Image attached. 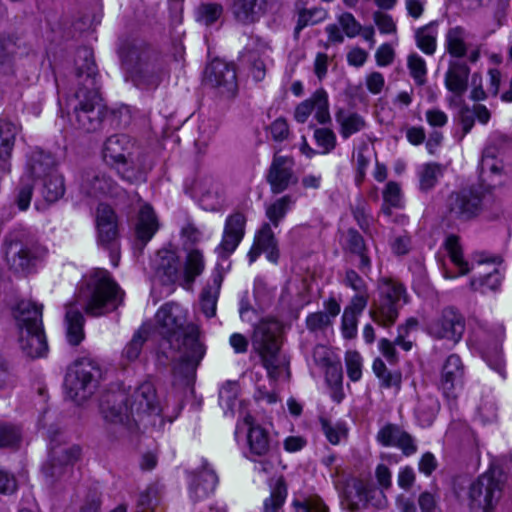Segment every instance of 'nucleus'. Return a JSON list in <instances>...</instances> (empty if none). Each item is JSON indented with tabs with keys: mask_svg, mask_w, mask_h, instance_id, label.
I'll return each mask as SVG.
<instances>
[{
	"mask_svg": "<svg viewBox=\"0 0 512 512\" xmlns=\"http://www.w3.org/2000/svg\"><path fill=\"white\" fill-rule=\"evenodd\" d=\"M465 366L461 357L448 355L441 367L439 389L447 400H455L464 386Z\"/></svg>",
	"mask_w": 512,
	"mask_h": 512,
	"instance_id": "nucleus-18",
	"label": "nucleus"
},
{
	"mask_svg": "<svg viewBox=\"0 0 512 512\" xmlns=\"http://www.w3.org/2000/svg\"><path fill=\"white\" fill-rule=\"evenodd\" d=\"M147 340L148 333L141 329L137 330L133 334L132 339L126 344L123 350V356L130 362L137 360Z\"/></svg>",
	"mask_w": 512,
	"mask_h": 512,
	"instance_id": "nucleus-52",
	"label": "nucleus"
},
{
	"mask_svg": "<svg viewBox=\"0 0 512 512\" xmlns=\"http://www.w3.org/2000/svg\"><path fill=\"white\" fill-rule=\"evenodd\" d=\"M325 11L321 8L302 9L298 13V19L294 32H300L309 25H314L325 18Z\"/></svg>",
	"mask_w": 512,
	"mask_h": 512,
	"instance_id": "nucleus-55",
	"label": "nucleus"
},
{
	"mask_svg": "<svg viewBox=\"0 0 512 512\" xmlns=\"http://www.w3.org/2000/svg\"><path fill=\"white\" fill-rule=\"evenodd\" d=\"M223 6L217 2L201 3L196 10L197 21L206 26L216 23L223 14Z\"/></svg>",
	"mask_w": 512,
	"mask_h": 512,
	"instance_id": "nucleus-46",
	"label": "nucleus"
},
{
	"mask_svg": "<svg viewBox=\"0 0 512 512\" xmlns=\"http://www.w3.org/2000/svg\"><path fill=\"white\" fill-rule=\"evenodd\" d=\"M117 166L118 174L125 182L129 184H136L145 180V171L140 167H135L134 165L129 164L128 160L126 165Z\"/></svg>",
	"mask_w": 512,
	"mask_h": 512,
	"instance_id": "nucleus-59",
	"label": "nucleus"
},
{
	"mask_svg": "<svg viewBox=\"0 0 512 512\" xmlns=\"http://www.w3.org/2000/svg\"><path fill=\"white\" fill-rule=\"evenodd\" d=\"M287 486L283 480H279L271 490L269 497L263 501L264 512H277L284 505L287 498Z\"/></svg>",
	"mask_w": 512,
	"mask_h": 512,
	"instance_id": "nucleus-44",
	"label": "nucleus"
},
{
	"mask_svg": "<svg viewBox=\"0 0 512 512\" xmlns=\"http://www.w3.org/2000/svg\"><path fill=\"white\" fill-rule=\"evenodd\" d=\"M372 371L380 382L381 388L394 389L399 392L402 388V372L400 370H388L385 362L376 357L372 362Z\"/></svg>",
	"mask_w": 512,
	"mask_h": 512,
	"instance_id": "nucleus-34",
	"label": "nucleus"
},
{
	"mask_svg": "<svg viewBox=\"0 0 512 512\" xmlns=\"http://www.w3.org/2000/svg\"><path fill=\"white\" fill-rule=\"evenodd\" d=\"M244 422L248 425L246 444L248 453L246 458L251 462H258L278 448V442L273 441L270 432L262 425L256 423L252 416L247 415Z\"/></svg>",
	"mask_w": 512,
	"mask_h": 512,
	"instance_id": "nucleus-16",
	"label": "nucleus"
},
{
	"mask_svg": "<svg viewBox=\"0 0 512 512\" xmlns=\"http://www.w3.org/2000/svg\"><path fill=\"white\" fill-rule=\"evenodd\" d=\"M22 440L21 429L7 422H0V448H17Z\"/></svg>",
	"mask_w": 512,
	"mask_h": 512,
	"instance_id": "nucleus-47",
	"label": "nucleus"
},
{
	"mask_svg": "<svg viewBox=\"0 0 512 512\" xmlns=\"http://www.w3.org/2000/svg\"><path fill=\"white\" fill-rule=\"evenodd\" d=\"M253 243L264 250V254L268 262L277 265L280 258V250L278 240L272 230V225L263 222L256 230Z\"/></svg>",
	"mask_w": 512,
	"mask_h": 512,
	"instance_id": "nucleus-30",
	"label": "nucleus"
},
{
	"mask_svg": "<svg viewBox=\"0 0 512 512\" xmlns=\"http://www.w3.org/2000/svg\"><path fill=\"white\" fill-rule=\"evenodd\" d=\"M484 193L476 186L452 191L446 199L448 216L459 222H470L478 218L484 209Z\"/></svg>",
	"mask_w": 512,
	"mask_h": 512,
	"instance_id": "nucleus-10",
	"label": "nucleus"
},
{
	"mask_svg": "<svg viewBox=\"0 0 512 512\" xmlns=\"http://www.w3.org/2000/svg\"><path fill=\"white\" fill-rule=\"evenodd\" d=\"M18 129L10 120L0 118V160L11 157Z\"/></svg>",
	"mask_w": 512,
	"mask_h": 512,
	"instance_id": "nucleus-37",
	"label": "nucleus"
},
{
	"mask_svg": "<svg viewBox=\"0 0 512 512\" xmlns=\"http://www.w3.org/2000/svg\"><path fill=\"white\" fill-rule=\"evenodd\" d=\"M155 317L162 338L169 343L179 342V336L182 335L183 331H186L184 318L180 315H175L169 304L161 306L157 310Z\"/></svg>",
	"mask_w": 512,
	"mask_h": 512,
	"instance_id": "nucleus-24",
	"label": "nucleus"
},
{
	"mask_svg": "<svg viewBox=\"0 0 512 512\" xmlns=\"http://www.w3.org/2000/svg\"><path fill=\"white\" fill-rule=\"evenodd\" d=\"M318 421L320 423L322 433L331 445H339L341 438H346L348 436V429L345 423L338 422L333 425L330 419L325 416H320Z\"/></svg>",
	"mask_w": 512,
	"mask_h": 512,
	"instance_id": "nucleus-43",
	"label": "nucleus"
},
{
	"mask_svg": "<svg viewBox=\"0 0 512 512\" xmlns=\"http://www.w3.org/2000/svg\"><path fill=\"white\" fill-rule=\"evenodd\" d=\"M383 203L381 205V211L385 216L390 217L392 215L393 208H402V191L399 183L395 181H389L385 185L382 192Z\"/></svg>",
	"mask_w": 512,
	"mask_h": 512,
	"instance_id": "nucleus-40",
	"label": "nucleus"
},
{
	"mask_svg": "<svg viewBox=\"0 0 512 512\" xmlns=\"http://www.w3.org/2000/svg\"><path fill=\"white\" fill-rule=\"evenodd\" d=\"M341 247L351 261L357 259L355 266L358 269V271L353 268L345 270L343 285L356 293H367L368 286L360 275L361 273L363 276L369 277L373 268L371 251L366 239L359 230L349 227L344 234Z\"/></svg>",
	"mask_w": 512,
	"mask_h": 512,
	"instance_id": "nucleus-7",
	"label": "nucleus"
},
{
	"mask_svg": "<svg viewBox=\"0 0 512 512\" xmlns=\"http://www.w3.org/2000/svg\"><path fill=\"white\" fill-rule=\"evenodd\" d=\"M160 228L159 220L153 206L149 203L142 205L135 224V237L146 245Z\"/></svg>",
	"mask_w": 512,
	"mask_h": 512,
	"instance_id": "nucleus-27",
	"label": "nucleus"
},
{
	"mask_svg": "<svg viewBox=\"0 0 512 512\" xmlns=\"http://www.w3.org/2000/svg\"><path fill=\"white\" fill-rule=\"evenodd\" d=\"M333 322L323 311L310 312L305 318V325L309 332H317L331 326Z\"/></svg>",
	"mask_w": 512,
	"mask_h": 512,
	"instance_id": "nucleus-60",
	"label": "nucleus"
},
{
	"mask_svg": "<svg viewBox=\"0 0 512 512\" xmlns=\"http://www.w3.org/2000/svg\"><path fill=\"white\" fill-rule=\"evenodd\" d=\"M99 409L107 423L119 425L130 434L139 431V421L144 416H158L161 413L156 388L149 381L141 383L131 396L120 392L105 394Z\"/></svg>",
	"mask_w": 512,
	"mask_h": 512,
	"instance_id": "nucleus-2",
	"label": "nucleus"
},
{
	"mask_svg": "<svg viewBox=\"0 0 512 512\" xmlns=\"http://www.w3.org/2000/svg\"><path fill=\"white\" fill-rule=\"evenodd\" d=\"M253 345L262 366L270 378H275L278 370L277 360L281 350L278 335L271 329L268 322H263L255 332Z\"/></svg>",
	"mask_w": 512,
	"mask_h": 512,
	"instance_id": "nucleus-13",
	"label": "nucleus"
},
{
	"mask_svg": "<svg viewBox=\"0 0 512 512\" xmlns=\"http://www.w3.org/2000/svg\"><path fill=\"white\" fill-rule=\"evenodd\" d=\"M407 67L410 76L416 85L425 84L427 77V66L425 60L417 53H411L407 59Z\"/></svg>",
	"mask_w": 512,
	"mask_h": 512,
	"instance_id": "nucleus-51",
	"label": "nucleus"
},
{
	"mask_svg": "<svg viewBox=\"0 0 512 512\" xmlns=\"http://www.w3.org/2000/svg\"><path fill=\"white\" fill-rule=\"evenodd\" d=\"M95 228L98 244L108 252L112 267H118L121 259L119 217L108 203L96 207Z\"/></svg>",
	"mask_w": 512,
	"mask_h": 512,
	"instance_id": "nucleus-9",
	"label": "nucleus"
},
{
	"mask_svg": "<svg viewBox=\"0 0 512 512\" xmlns=\"http://www.w3.org/2000/svg\"><path fill=\"white\" fill-rule=\"evenodd\" d=\"M182 263L177 249L169 246L157 251L155 269L165 283L176 284L181 276Z\"/></svg>",
	"mask_w": 512,
	"mask_h": 512,
	"instance_id": "nucleus-23",
	"label": "nucleus"
},
{
	"mask_svg": "<svg viewBox=\"0 0 512 512\" xmlns=\"http://www.w3.org/2000/svg\"><path fill=\"white\" fill-rule=\"evenodd\" d=\"M116 51L122 67L137 87L159 86L165 59L157 45L141 38L139 34H121Z\"/></svg>",
	"mask_w": 512,
	"mask_h": 512,
	"instance_id": "nucleus-3",
	"label": "nucleus"
},
{
	"mask_svg": "<svg viewBox=\"0 0 512 512\" xmlns=\"http://www.w3.org/2000/svg\"><path fill=\"white\" fill-rule=\"evenodd\" d=\"M466 330V319L455 306H446L427 321L425 331L435 340H445L456 345L461 342Z\"/></svg>",
	"mask_w": 512,
	"mask_h": 512,
	"instance_id": "nucleus-11",
	"label": "nucleus"
},
{
	"mask_svg": "<svg viewBox=\"0 0 512 512\" xmlns=\"http://www.w3.org/2000/svg\"><path fill=\"white\" fill-rule=\"evenodd\" d=\"M65 322L67 342L71 346H79L85 338L83 313L75 307H69L65 312Z\"/></svg>",
	"mask_w": 512,
	"mask_h": 512,
	"instance_id": "nucleus-31",
	"label": "nucleus"
},
{
	"mask_svg": "<svg viewBox=\"0 0 512 512\" xmlns=\"http://www.w3.org/2000/svg\"><path fill=\"white\" fill-rule=\"evenodd\" d=\"M243 238L223 230L222 238L215 251L218 258L227 260L238 248Z\"/></svg>",
	"mask_w": 512,
	"mask_h": 512,
	"instance_id": "nucleus-54",
	"label": "nucleus"
},
{
	"mask_svg": "<svg viewBox=\"0 0 512 512\" xmlns=\"http://www.w3.org/2000/svg\"><path fill=\"white\" fill-rule=\"evenodd\" d=\"M133 143L126 134H114L106 139L103 145V159L111 166L126 165L131 155Z\"/></svg>",
	"mask_w": 512,
	"mask_h": 512,
	"instance_id": "nucleus-25",
	"label": "nucleus"
},
{
	"mask_svg": "<svg viewBox=\"0 0 512 512\" xmlns=\"http://www.w3.org/2000/svg\"><path fill=\"white\" fill-rule=\"evenodd\" d=\"M219 295L218 292H213L212 287L209 285L201 291V311L207 318H213L216 315Z\"/></svg>",
	"mask_w": 512,
	"mask_h": 512,
	"instance_id": "nucleus-56",
	"label": "nucleus"
},
{
	"mask_svg": "<svg viewBox=\"0 0 512 512\" xmlns=\"http://www.w3.org/2000/svg\"><path fill=\"white\" fill-rule=\"evenodd\" d=\"M294 203L295 200L289 194L283 195L273 201L265 211V215L269 220L268 223L277 228L289 211H291Z\"/></svg>",
	"mask_w": 512,
	"mask_h": 512,
	"instance_id": "nucleus-36",
	"label": "nucleus"
},
{
	"mask_svg": "<svg viewBox=\"0 0 512 512\" xmlns=\"http://www.w3.org/2000/svg\"><path fill=\"white\" fill-rule=\"evenodd\" d=\"M501 491L500 481L493 473L483 474L473 481L469 488L471 506L476 502L483 512H494L495 493Z\"/></svg>",
	"mask_w": 512,
	"mask_h": 512,
	"instance_id": "nucleus-19",
	"label": "nucleus"
},
{
	"mask_svg": "<svg viewBox=\"0 0 512 512\" xmlns=\"http://www.w3.org/2000/svg\"><path fill=\"white\" fill-rule=\"evenodd\" d=\"M293 165L294 161L289 156H273L266 175L272 194H281L289 188L294 178Z\"/></svg>",
	"mask_w": 512,
	"mask_h": 512,
	"instance_id": "nucleus-20",
	"label": "nucleus"
},
{
	"mask_svg": "<svg viewBox=\"0 0 512 512\" xmlns=\"http://www.w3.org/2000/svg\"><path fill=\"white\" fill-rule=\"evenodd\" d=\"M347 376L352 382H358L362 378V358L356 351L345 358Z\"/></svg>",
	"mask_w": 512,
	"mask_h": 512,
	"instance_id": "nucleus-62",
	"label": "nucleus"
},
{
	"mask_svg": "<svg viewBox=\"0 0 512 512\" xmlns=\"http://www.w3.org/2000/svg\"><path fill=\"white\" fill-rule=\"evenodd\" d=\"M103 378L99 363L91 358L76 359L67 369L64 387L67 396L78 404L89 399Z\"/></svg>",
	"mask_w": 512,
	"mask_h": 512,
	"instance_id": "nucleus-8",
	"label": "nucleus"
},
{
	"mask_svg": "<svg viewBox=\"0 0 512 512\" xmlns=\"http://www.w3.org/2000/svg\"><path fill=\"white\" fill-rule=\"evenodd\" d=\"M87 194L91 197L99 198H120L125 190L116 182V180L105 172H97L91 178H87L83 183Z\"/></svg>",
	"mask_w": 512,
	"mask_h": 512,
	"instance_id": "nucleus-26",
	"label": "nucleus"
},
{
	"mask_svg": "<svg viewBox=\"0 0 512 512\" xmlns=\"http://www.w3.org/2000/svg\"><path fill=\"white\" fill-rule=\"evenodd\" d=\"M18 34H0V70L7 72L13 66Z\"/></svg>",
	"mask_w": 512,
	"mask_h": 512,
	"instance_id": "nucleus-41",
	"label": "nucleus"
},
{
	"mask_svg": "<svg viewBox=\"0 0 512 512\" xmlns=\"http://www.w3.org/2000/svg\"><path fill=\"white\" fill-rule=\"evenodd\" d=\"M23 353L31 359L45 358L49 352L44 325V305L34 300H19L11 308Z\"/></svg>",
	"mask_w": 512,
	"mask_h": 512,
	"instance_id": "nucleus-4",
	"label": "nucleus"
},
{
	"mask_svg": "<svg viewBox=\"0 0 512 512\" xmlns=\"http://www.w3.org/2000/svg\"><path fill=\"white\" fill-rule=\"evenodd\" d=\"M292 506L294 512H330L325 501L317 495L305 497L302 500L294 499Z\"/></svg>",
	"mask_w": 512,
	"mask_h": 512,
	"instance_id": "nucleus-50",
	"label": "nucleus"
},
{
	"mask_svg": "<svg viewBox=\"0 0 512 512\" xmlns=\"http://www.w3.org/2000/svg\"><path fill=\"white\" fill-rule=\"evenodd\" d=\"M376 494V486L369 480L360 477H351L341 491L342 500L350 512L366 510L370 504L376 506L372 502Z\"/></svg>",
	"mask_w": 512,
	"mask_h": 512,
	"instance_id": "nucleus-17",
	"label": "nucleus"
},
{
	"mask_svg": "<svg viewBox=\"0 0 512 512\" xmlns=\"http://www.w3.org/2000/svg\"><path fill=\"white\" fill-rule=\"evenodd\" d=\"M200 338V327L194 323L187 324L186 331L179 336V342H176L181 352L178 364L183 372L195 373L204 359L207 347Z\"/></svg>",
	"mask_w": 512,
	"mask_h": 512,
	"instance_id": "nucleus-12",
	"label": "nucleus"
},
{
	"mask_svg": "<svg viewBox=\"0 0 512 512\" xmlns=\"http://www.w3.org/2000/svg\"><path fill=\"white\" fill-rule=\"evenodd\" d=\"M316 362L325 368V380L335 390L343 387V369L339 361H333L328 354L316 359Z\"/></svg>",
	"mask_w": 512,
	"mask_h": 512,
	"instance_id": "nucleus-39",
	"label": "nucleus"
},
{
	"mask_svg": "<svg viewBox=\"0 0 512 512\" xmlns=\"http://www.w3.org/2000/svg\"><path fill=\"white\" fill-rule=\"evenodd\" d=\"M272 139L275 142H283L290 134L289 124L284 117L276 118L269 126Z\"/></svg>",
	"mask_w": 512,
	"mask_h": 512,
	"instance_id": "nucleus-64",
	"label": "nucleus"
},
{
	"mask_svg": "<svg viewBox=\"0 0 512 512\" xmlns=\"http://www.w3.org/2000/svg\"><path fill=\"white\" fill-rule=\"evenodd\" d=\"M82 449L80 445L74 444L71 447L64 449L56 456L54 452L49 454L48 460L42 467L43 474L52 483L57 482L65 473L68 466H73L80 460Z\"/></svg>",
	"mask_w": 512,
	"mask_h": 512,
	"instance_id": "nucleus-22",
	"label": "nucleus"
},
{
	"mask_svg": "<svg viewBox=\"0 0 512 512\" xmlns=\"http://www.w3.org/2000/svg\"><path fill=\"white\" fill-rule=\"evenodd\" d=\"M187 478L189 498L194 503L212 496L219 483L216 471L205 457L201 458V464L198 468L187 473Z\"/></svg>",
	"mask_w": 512,
	"mask_h": 512,
	"instance_id": "nucleus-15",
	"label": "nucleus"
},
{
	"mask_svg": "<svg viewBox=\"0 0 512 512\" xmlns=\"http://www.w3.org/2000/svg\"><path fill=\"white\" fill-rule=\"evenodd\" d=\"M89 297L84 312L94 318L117 310L124 303L125 291L106 268H95L87 283Z\"/></svg>",
	"mask_w": 512,
	"mask_h": 512,
	"instance_id": "nucleus-6",
	"label": "nucleus"
},
{
	"mask_svg": "<svg viewBox=\"0 0 512 512\" xmlns=\"http://www.w3.org/2000/svg\"><path fill=\"white\" fill-rule=\"evenodd\" d=\"M444 247L451 262L456 265L462 273H468L469 263L464 259L460 237L456 234H449L444 241Z\"/></svg>",
	"mask_w": 512,
	"mask_h": 512,
	"instance_id": "nucleus-42",
	"label": "nucleus"
},
{
	"mask_svg": "<svg viewBox=\"0 0 512 512\" xmlns=\"http://www.w3.org/2000/svg\"><path fill=\"white\" fill-rule=\"evenodd\" d=\"M205 270V259L203 252L194 248L188 251L183 264V283L184 288L194 284L196 279L202 275Z\"/></svg>",
	"mask_w": 512,
	"mask_h": 512,
	"instance_id": "nucleus-33",
	"label": "nucleus"
},
{
	"mask_svg": "<svg viewBox=\"0 0 512 512\" xmlns=\"http://www.w3.org/2000/svg\"><path fill=\"white\" fill-rule=\"evenodd\" d=\"M41 194L47 203L53 204L63 198L66 192L64 176L58 172L41 178Z\"/></svg>",
	"mask_w": 512,
	"mask_h": 512,
	"instance_id": "nucleus-35",
	"label": "nucleus"
},
{
	"mask_svg": "<svg viewBox=\"0 0 512 512\" xmlns=\"http://www.w3.org/2000/svg\"><path fill=\"white\" fill-rule=\"evenodd\" d=\"M258 0H237L233 6V14L237 21L253 23L257 18Z\"/></svg>",
	"mask_w": 512,
	"mask_h": 512,
	"instance_id": "nucleus-48",
	"label": "nucleus"
},
{
	"mask_svg": "<svg viewBox=\"0 0 512 512\" xmlns=\"http://www.w3.org/2000/svg\"><path fill=\"white\" fill-rule=\"evenodd\" d=\"M204 82L212 87H224L228 91L237 88V73L233 62L213 59L204 69Z\"/></svg>",
	"mask_w": 512,
	"mask_h": 512,
	"instance_id": "nucleus-21",
	"label": "nucleus"
},
{
	"mask_svg": "<svg viewBox=\"0 0 512 512\" xmlns=\"http://www.w3.org/2000/svg\"><path fill=\"white\" fill-rule=\"evenodd\" d=\"M367 293H356L352 296L348 305L345 306L343 313L360 317L368 305Z\"/></svg>",
	"mask_w": 512,
	"mask_h": 512,
	"instance_id": "nucleus-63",
	"label": "nucleus"
},
{
	"mask_svg": "<svg viewBox=\"0 0 512 512\" xmlns=\"http://www.w3.org/2000/svg\"><path fill=\"white\" fill-rule=\"evenodd\" d=\"M481 356L491 370L506 378V362L501 345L496 342L487 345L482 349Z\"/></svg>",
	"mask_w": 512,
	"mask_h": 512,
	"instance_id": "nucleus-38",
	"label": "nucleus"
},
{
	"mask_svg": "<svg viewBox=\"0 0 512 512\" xmlns=\"http://www.w3.org/2000/svg\"><path fill=\"white\" fill-rule=\"evenodd\" d=\"M313 136L317 146L323 148L322 154L330 153L337 145V137L330 128H316Z\"/></svg>",
	"mask_w": 512,
	"mask_h": 512,
	"instance_id": "nucleus-57",
	"label": "nucleus"
},
{
	"mask_svg": "<svg viewBox=\"0 0 512 512\" xmlns=\"http://www.w3.org/2000/svg\"><path fill=\"white\" fill-rule=\"evenodd\" d=\"M351 214L358 227L364 232L368 233L371 228V213L367 201L359 196L356 202L351 206Z\"/></svg>",
	"mask_w": 512,
	"mask_h": 512,
	"instance_id": "nucleus-45",
	"label": "nucleus"
},
{
	"mask_svg": "<svg viewBox=\"0 0 512 512\" xmlns=\"http://www.w3.org/2000/svg\"><path fill=\"white\" fill-rule=\"evenodd\" d=\"M409 300L403 282L390 276H381L377 279L376 296L372 300L369 316L376 325L391 328L397 322L401 308Z\"/></svg>",
	"mask_w": 512,
	"mask_h": 512,
	"instance_id": "nucleus-5",
	"label": "nucleus"
},
{
	"mask_svg": "<svg viewBox=\"0 0 512 512\" xmlns=\"http://www.w3.org/2000/svg\"><path fill=\"white\" fill-rule=\"evenodd\" d=\"M446 50L455 58H462L467 54V45L461 34H446Z\"/></svg>",
	"mask_w": 512,
	"mask_h": 512,
	"instance_id": "nucleus-61",
	"label": "nucleus"
},
{
	"mask_svg": "<svg viewBox=\"0 0 512 512\" xmlns=\"http://www.w3.org/2000/svg\"><path fill=\"white\" fill-rule=\"evenodd\" d=\"M75 76L78 88L74 98L73 117L77 129L92 133L101 128L107 108L101 104L100 73L95 61L94 50L89 46H80L75 53Z\"/></svg>",
	"mask_w": 512,
	"mask_h": 512,
	"instance_id": "nucleus-1",
	"label": "nucleus"
},
{
	"mask_svg": "<svg viewBox=\"0 0 512 512\" xmlns=\"http://www.w3.org/2000/svg\"><path fill=\"white\" fill-rule=\"evenodd\" d=\"M27 168L35 179L58 172L53 154L39 147L34 148L28 156Z\"/></svg>",
	"mask_w": 512,
	"mask_h": 512,
	"instance_id": "nucleus-29",
	"label": "nucleus"
},
{
	"mask_svg": "<svg viewBox=\"0 0 512 512\" xmlns=\"http://www.w3.org/2000/svg\"><path fill=\"white\" fill-rule=\"evenodd\" d=\"M246 224L245 214L241 211H234L226 217L223 230L244 238Z\"/></svg>",
	"mask_w": 512,
	"mask_h": 512,
	"instance_id": "nucleus-58",
	"label": "nucleus"
},
{
	"mask_svg": "<svg viewBox=\"0 0 512 512\" xmlns=\"http://www.w3.org/2000/svg\"><path fill=\"white\" fill-rule=\"evenodd\" d=\"M7 265L15 274L28 276L37 272L40 261L39 248L22 241H11L6 248Z\"/></svg>",
	"mask_w": 512,
	"mask_h": 512,
	"instance_id": "nucleus-14",
	"label": "nucleus"
},
{
	"mask_svg": "<svg viewBox=\"0 0 512 512\" xmlns=\"http://www.w3.org/2000/svg\"><path fill=\"white\" fill-rule=\"evenodd\" d=\"M440 164L436 162L426 163L419 174V188L423 192L432 190L438 181Z\"/></svg>",
	"mask_w": 512,
	"mask_h": 512,
	"instance_id": "nucleus-53",
	"label": "nucleus"
},
{
	"mask_svg": "<svg viewBox=\"0 0 512 512\" xmlns=\"http://www.w3.org/2000/svg\"><path fill=\"white\" fill-rule=\"evenodd\" d=\"M315 119L319 124H327L331 121L329 112V96L324 88H318L314 92Z\"/></svg>",
	"mask_w": 512,
	"mask_h": 512,
	"instance_id": "nucleus-49",
	"label": "nucleus"
},
{
	"mask_svg": "<svg viewBox=\"0 0 512 512\" xmlns=\"http://www.w3.org/2000/svg\"><path fill=\"white\" fill-rule=\"evenodd\" d=\"M335 121L339 125V133L344 140L360 132L366 126L363 116L357 112H347L342 107L336 109Z\"/></svg>",
	"mask_w": 512,
	"mask_h": 512,
	"instance_id": "nucleus-32",
	"label": "nucleus"
},
{
	"mask_svg": "<svg viewBox=\"0 0 512 512\" xmlns=\"http://www.w3.org/2000/svg\"><path fill=\"white\" fill-rule=\"evenodd\" d=\"M470 67L465 62L451 61L445 73V88L455 96H462L468 88Z\"/></svg>",
	"mask_w": 512,
	"mask_h": 512,
	"instance_id": "nucleus-28",
	"label": "nucleus"
}]
</instances>
